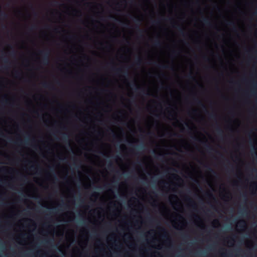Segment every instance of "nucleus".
Returning <instances> with one entry per match:
<instances>
[{
	"instance_id": "f704fd0d",
	"label": "nucleus",
	"mask_w": 257,
	"mask_h": 257,
	"mask_svg": "<svg viewBox=\"0 0 257 257\" xmlns=\"http://www.w3.org/2000/svg\"><path fill=\"white\" fill-rule=\"evenodd\" d=\"M226 255H227V254H226V253H224V252H222V253H221V255H222V256H226Z\"/></svg>"
},
{
	"instance_id": "4468645a",
	"label": "nucleus",
	"mask_w": 257,
	"mask_h": 257,
	"mask_svg": "<svg viewBox=\"0 0 257 257\" xmlns=\"http://www.w3.org/2000/svg\"><path fill=\"white\" fill-rule=\"evenodd\" d=\"M205 167L208 169L209 172L213 173L214 174H216V172L211 167H210L208 166H206Z\"/></svg>"
},
{
	"instance_id": "1a4fd4ad",
	"label": "nucleus",
	"mask_w": 257,
	"mask_h": 257,
	"mask_svg": "<svg viewBox=\"0 0 257 257\" xmlns=\"http://www.w3.org/2000/svg\"><path fill=\"white\" fill-rule=\"evenodd\" d=\"M136 64L138 65H140L142 64V60L141 58L138 57L136 60Z\"/></svg>"
},
{
	"instance_id": "412c9836",
	"label": "nucleus",
	"mask_w": 257,
	"mask_h": 257,
	"mask_svg": "<svg viewBox=\"0 0 257 257\" xmlns=\"http://www.w3.org/2000/svg\"><path fill=\"white\" fill-rule=\"evenodd\" d=\"M134 86H135V91H138L139 90V89H140V87H139V86H138L136 84H134Z\"/></svg>"
},
{
	"instance_id": "e433bc0d",
	"label": "nucleus",
	"mask_w": 257,
	"mask_h": 257,
	"mask_svg": "<svg viewBox=\"0 0 257 257\" xmlns=\"http://www.w3.org/2000/svg\"><path fill=\"white\" fill-rule=\"evenodd\" d=\"M45 242H46V243H51V242H50V240H46V241H45Z\"/></svg>"
},
{
	"instance_id": "6e6d98bb",
	"label": "nucleus",
	"mask_w": 257,
	"mask_h": 257,
	"mask_svg": "<svg viewBox=\"0 0 257 257\" xmlns=\"http://www.w3.org/2000/svg\"><path fill=\"white\" fill-rule=\"evenodd\" d=\"M5 69H7V67L6 66H4V67Z\"/></svg>"
},
{
	"instance_id": "9b49d317",
	"label": "nucleus",
	"mask_w": 257,
	"mask_h": 257,
	"mask_svg": "<svg viewBox=\"0 0 257 257\" xmlns=\"http://www.w3.org/2000/svg\"><path fill=\"white\" fill-rule=\"evenodd\" d=\"M177 29H178V31H179V32L180 33V34H181L182 35H184V29L182 27L178 26L177 27Z\"/></svg>"
},
{
	"instance_id": "864d4df0",
	"label": "nucleus",
	"mask_w": 257,
	"mask_h": 257,
	"mask_svg": "<svg viewBox=\"0 0 257 257\" xmlns=\"http://www.w3.org/2000/svg\"><path fill=\"white\" fill-rule=\"evenodd\" d=\"M125 73L126 74H127V75L128 74L127 72H125Z\"/></svg>"
},
{
	"instance_id": "39448f33",
	"label": "nucleus",
	"mask_w": 257,
	"mask_h": 257,
	"mask_svg": "<svg viewBox=\"0 0 257 257\" xmlns=\"http://www.w3.org/2000/svg\"><path fill=\"white\" fill-rule=\"evenodd\" d=\"M43 86L45 88H50V89H54V87H52V85L51 84L47 83V82L43 83Z\"/></svg>"
},
{
	"instance_id": "c9c22d12",
	"label": "nucleus",
	"mask_w": 257,
	"mask_h": 257,
	"mask_svg": "<svg viewBox=\"0 0 257 257\" xmlns=\"http://www.w3.org/2000/svg\"><path fill=\"white\" fill-rule=\"evenodd\" d=\"M30 168H31V169H35V166H34V165H32V166H31Z\"/></svg>"
},
{
	"instance_id": "2eb2a0df",
	"label": "nucleus",
	"mask_w": 257,
	"mask_h": 257,
	"mask_svg": "<svg viewBox=\"0 0 257 257\" xmlns=\"http://www.w3.org/2000/svg\"><path fill=\"white\" fill-rule=\"evenodd\" d=\"M209 117L212 119H215L216 117V115L215 113H210Z\"/></svg>"
},
{
	"instance_id": "473e14b6",
	"label": "nucleus",
	"mask_w": 257,
	"mask_h": 257,
	"mask_svg": "<svg viewBox=\"0 0 257 257\" xmlns=\"http://www.w3.org/2000/svg\"><path fill=\"white\" fill-rule=\"evenodd\" d=\"M252 187H253L255 189H256V184L255 183H253L251 185Z\"/></svg>"
},
{
	"instance_id": "603ef678",
	"label": "nucleus",
	"mask_w": 257,
	"mask_h": 257,
	"mask_svg": "<svg viewBox=\"0 0 257 257\" xmlns=\"http://www.w3.org/2000/svg\"><path fill=\"white\" fill-rule=\"evenodd\" d=\"M254 155H257V153H256V152H255L254 153Z\"/></svg>"
},
{
	"instance_id": "4be33fe9",
	"label": "nucleus",
	"mask_w": 257,
	"mask_h": 257,
	"mask_svg": "<svg viewBox=\"0 0 257 257\" xmlns=\"http://www.w3.org/2000/svg\"><path fill=\"white\" fill-rule=\"evenodd\" d=\"M4 99H5V102L6 103H8V99L6 98V96H3V97H2V101H3Z\"/></svg>"
},
{
	"instance_id": "8fccbe9b",
	"label": "nucleus",
	"mask_w": 257,
	"mask_h": 257,
	"mask_svg": "<svg viewBox=\"0 0 257 257\" xmlns=\"http://www.w3.org/2000/svg\"><path fill=\"white\" fill-rule=\"evenodd\" d=\"M3 27L4 28H6V26L5 25H4V26H3Z\"/></svg>"
},
{
	"instance_id": "09e8293b",
	"label": "nucleus",
	"mask_w": 257,
	"mask_h": 257,
	"mask_svg": "<svg viewBox=\"0 0 257 257\" xmlns=\"http://www.w3.org/2000/svg\"><path fill=\"white\" fill-rule=\"evenodd\" d=\"M177 52L176 51H173V54H176Z\"/></svg>"
},
{
	"instance_id": "49530a36",
	"label": "nucleus",
	"mask_w": 257,
	"mask_h": 257,
	"mask_svg": "<svg viewBox=\"0 0 257 257\" xmlns=\"http://www.w3.org/2000/svg\"><path fill=\"white\" fill-rule=\"evenodd\" d=\"M173 198H177V196L176 195H173Z\"/></svg>"
},
{
	"instance_id": "a19ab883",
	"label": "nucleus",
	"mask_w": 257,
	"mask_h": 257,
	"mask_svg": "<svg viewBox=\"0 0 257 257\" xmlns=\"http://www.w3.org/2000/svg\"><path fill=\"white\" fill-rule=\"evenodd\" d=\"M253 15L257 16V9H256V11L253 13Z\"/></svg>"
},
{
	"instance_id": "423d86ee",
	"label": "nucleus",
	"mask_w": 257,
	"mask_h": 257,
	"mask_svg": "<svg viewBox=\"0 0 257 257\" xmlns=\"http://www.w3.org/2000/svg\"><path fill=\"white\" fill-rule=\"evenodd\" d=\"M154 45L156 47H159L161 46V43L160 40H157L154 42Z\"/></svg>"
},
{
	"instance_id": "cd10ccee",
	"label": "nucleus",
	"mask_w": 257,
	"mask_h": 257,
	"mask_svg": "<svg viewBox=\"0 0 257 257\" xmlns=\"http://www.w3.org/2000/svg\"><path fill=\"white\" fill-rule=\"evenodd\" d=\"M108 168H112L113 167V165H112V163L110 162L108 165Z\"/></svg>"
},
{
	"instance_id": "052dcab7",
	"label": "nucleus",
	"mask_w": 257,
	"mask_h": 257,
	"mask_svg": "<svg viewBox=\"0 0 257 257\" xmlns=\"http://www.w3.org/2000/svg\"><path fill=\"white\" fill-rule=\"evenodd\" d=\"M146 94H147V95H149V94L148 93H146Z\"/></svg>"
},
{
	"instance_id": "0eeeda50",
	"label": "nucleus",
	"mask_w": 257,
	"mask_h": 257,
	"mask_svg": "<svg viewBox=\"0 0 257 257\" xmlns=\"http://www.w3.org/2000/svg\"><path fill=\"white\" fill-rule=\"evenodd\" d=\"M238 224H239V226H240L241 227H244L245 226L246 223H245V222L244 220H241L239 221Z\"/></svg>"
},
{
	"instance_id": "dca6fc26",
	"label": "nucleus",
	"mask_w": 257,
	"mask_h": 257,
	"mask_svg": "<svg viewBox=\"0 0 257 257\" xmlns=\"http://www.w3.org/2000/svg\"><path fill=\"white\" fill-rule=\"evenodd\" d=\"M226 24L228 26H232L235 27L234 23L232 21H227Z\"/></svg>"
},
{
	"instance_id": "aec40b11",
	"label": "nucleus",
	"mask_w": 257,
	"mask_h": 257,
	"mask_svg": "<svg viewBox=\"0 0 257 257\" xmlns=\"http://www.w3.org/2000/svg\"><path fill=\"white\" fill-rule=\"evenodd\" d=\"M134 21H135V22H136V23H138L139 24H140V23H141V20H140V19H139V18H135Z\"/></svg>"
},
{
	"instance_id": "f3484780",
	"label": "nucleus",
	"mask_w": 257,
	"mask_h": 257,
	"mask_svg": "<svg viewBox=\"0 0 257 257\" xmlns=\"http://www.w3.org/2000/svg\"><path fill=\"white\" fill-rule=\"evenodd\" d=\"M188 201H189L190 203H191L192 204V207H195V206H196L195 203L193 201H192V200L190 198H188Z\"/></svg>"
},
{
	"instance_id": "5701e85b",
	"label": "nucleus",
	"mask_w": 257,
	"mask_h": 257,
	"mask_svg": "<svg viewBox=\"0 0 257 257\" xmlns=\"http://www.w3.org/2000/svg\"><path fill=\"white\" fill-rule=\"evenodd\" d=\"M98 196V193L97 192H94L92 194V197H97Z\"/></svg>"
},
{
	"instance_id": "a18cd8bd",
	"label": "nucleus",
	"mask_w": 257,
	"mask_h": 257,
	"mask_svg": "<svg viewBox=\"0 0 257 257\" xmlns=\"http://www.w3.org/2000/svg\"><path fill=\"white\" fill-rule=\"evenodd\" d=\"M109 185H110L109 184H108V185H105V187H108V186H109Z\"/></svg>"
},
{
	"instance_id": "79ce46f5",
	"label": "nucleus",
	"mask_w": 257,
	"mask_h": 257,
	"mask_svg": "<svg viewBox=\"0 0 257 257\" xmlns=\"http://www.w3.org/2000/svg\"><path fill=\"white\" fill-rule=\"evenodd\" d=\"M208 195L209 196H210V197H212L213 196V195L212 194H211V193L208 194Z\"/></svg>"
},
{
	"instance_id": "6ab92c4d",
	"label": "nucleus",
	"mask_w": 257,
	"mask_h": 257,
	"mask_svg": "<svg viewBox=\"0 0 257 257\" xmlns=\"http://www.w3.org/2000/svg\"><path fill=\"white\" fill-rule=\"evenodd\" d=\"M206 148L207 149V150H213V148L212 147H211L210 146H209V145H206Z\"/></svg>"
},
{
	"instance_id": "3c124183",
	"label": "nucleus",
	"mask_w": 257,
	"mask_h": 257,
	"mask_svg": "<svg viewBox=\"0 0 257 257\" xmlns=\"http://www.w3.org/2000/svg\"><path fill=\"white\" fill-rule=\"evenodd\" d=\"M185 124L187 126H189L188 125V124L187 123H186Z\"/></svg>"
},
{
	"instance_id": "37998d69",
	"label": "nucleus",
	"mask_w": 257,
	"mask_h": 257,
	"mask_svg": "<svg viewBox=\"0 0 257 257\" xmlns=\"http://www.w3.org/2000/svg\"><path fill=\"white\" fill-rule=\"evenodd\" d=\"M242 196L244 197V198H245V199H246V195L243 194Z\"/></svg>"
},
{
	"instance_id": "c03bdc74",
	"label": "nucleus",
	"mask_w": 257,
	"mask_h": 257,
	"mask_svg": "<svg viewBox=\"0 0 257 257\" xmlns=\"http://www.w3.org/2000/svg\"><path fill=\"white\" fill-rule=\"evenodd\" d=\"M231 240H232V241H234V238H232V237H231Z\"/></svg>"
},
{
	"instance_id": "ea45409f",
	"label": "nucleus",
	"mask_w": 257,
	"mask_h": 257,
	"mask_svg": "<svg viewBox=\"0 0 257 257\" xmlns=\"http://www.w3.org/2000/svg\"><path fill=\"white\" fill-rule=\"evenodd\" d=\"M4 62L5 63H8L9 62V61L8 60V59H6V60H5Z\"/></svg>"
},
{
	"instance_id": "f257e3e1",
	"label": "nucleus",
	"mask_w": 257,
	"mask_h": 257,
	"mask_svg": "<svg viewBox=\"0 0 257 257\" xmlns=\"http://www.w3.org/2000/svg\"><path fill=\"white\" fill-rule=\"evenodd\" d=\"M39 53L41 55H42V62L45 65L48 64L49 62V55H50V51L48 50H41L39 51Z\"/></svg>"
},
{
	"instance_id": "20e7f679",
	"label": "nucleus",
	"mask_w": 257,
	"mask_h": 257,
	"mask_svg": "<svg viewBox=\"0 0 257 257\" xmlns=\"http://www.w3.org/2000/svg\"><path fill=\"white\" fill-rule=\"evenodd\" d=\"M0 15H1V17L3 19H7L8 18V15L6 13L4 12V11H1V12Z\"/></svg>"
},
{
	"instance_id": "ddd939ff",
	"label": "nucleus",
	"mask_w": 257,
	"mask_h": 257,
	"mask_svg": "<svg viewBox=\"0 0 257 257\" xmlns=\"http://www.w3.org/2000/svg\"><path fill=\"white\" fill-rule=\"evenodd\" d=\"M216 131L219 135H222L223 134L222 130L219 127H217Z\"/></svg>"
},
{
	"instance_id": "4c0bfd02",
	"label": "nucleus",
	"mask_w": 257,
	"mask_h": 257,
	"mask_svg": "<svg viewBox=\"0 0 257 257\" xmlns=\"http://www.w3.org/2000/svg\"><path fill=\"white\" fill-rule=\"evenodd\" d=\"M154 23H155L156 24H158L159 23V22L158 21H154Z\"/></svg>"
},
{
	"instance_id": "f8f14e48",
	"label": "nucleus",
	"mask_w": 257,
	"mask_h": 257,
	"mask_svg": "<svg viewBox=\"0 0 257 257\" xmlns=\"http://www.w3.org/2000/svg\"><path fill=\"white\" fill-rule=\"evenodd\" d=\"M163 231L164 232V234H163V236L164 237L166 238L168 240H169V238H168L167 232L166 230L163 228Z\"/></svg>"
},
{
	"instance_id": "393cba45",
	"label": "nucleus",
	"mask_w": 257,
	"mask_h": 257,
	"mask_svg": "<svg viewBox=\"0 0 257 257\" xmlns=\"http://www.w3.org/2000/svg\"><path fill=\"white\" fill-rule=\"evenodd\" d=\"M137 30H138V32H139L140 34H142L143 33V30H142L141 29H140V28H139V27H137Z\"/></svg>"
},
{
	"instance_id": "7c9ffc66",
	"label": "nucleus",
	"mask_w": 257,
	"mask_h": 257,
	"mask_svg": "<svg viewBox=\"0 0 257 257\" xmlns=\"http://www.w3.org/2000/svg\"><path fill=\"white\" fill-rule=\"evenodd\" d=\"M110 130H111V133H112V136H113V137L114 138H116V134L114 133V131H113L112 130H111V129H110Z\"/></svg>"
},
{
	"instance_id": "a878e982",
	"label": "nucleus",
	"mask_w": 257,
	"mask_h": 257,
	"mask_svg": "<svg viewBox=\"0 0 257 257\" xmlns=\"http://www.w3.org/2000/svg\"><path fill=\"white\" fill-rule=\"evenodd\" d=\"M16 77L18 78L20 75V73L18 71L15 72Z\"/></svg>"
},
{
	"instance_id": "7ed1b4c3",
	"label": "nucleus",
	"mask_w": 257,
	"mask_h": 257,
	"mask_svg": "<svg viewBox=\"0 0 257 257\" xmlns=\"http://www.w3.org/2000/svg\"><path fill=\"white\" fill-rule=\"evenodd\" d=\"M193 99L196 103H197L198 105H201L202 108H204L206 110V108L205 106L202 103V102L200 100L196 98H194Z\"/></svg>"
},
{
	"instance_id": "b1692460",
	"label": "nucleus",
	"mask_w": 257,
	"mask_h": 257,
	"mask_svg": "<svg viewBox=\"0 0 257 257\" xmlns=\"http://www.w3.org/2000/svg\"><path fill=\"white\" fill-rule=\"evenodd\" d=\"M6 170H7L6 168L5 167H4L0 169V171L4 172L6 171Z\"/></svg>"
},
{
	"instance_id": "f03ea898",
	"label": "nucleus",
	"mask_w": 257,
	"mask_h": 257,
	"mask_svg": "<svg viewBox=\"0 0 257 257\" xmlns=\"http://www.w3.org/2000/svg\"><path fill=\"white\" fill-rule=\"evenodd\" d=\"M202 22L203 24L206 26H211V23L210 22V20L208 18L204 17L202 18Z\"/></svg>"
},
{
	"instance_id": "a211bd4d",
	"label": "nucleus",
	"mask_w": 257,
	"mask_h": 257,
	"mask_svg": "<svg viewBox=\"0 0 257 257\" xmlns=\"http://www.w3.org/2000/svg\"><path fill=\"white\" fill-rule=\"evenodd\" d=\"M250 92V93H251V94L252 95H255L256 94V91L254 89H251Z\"/></svg>"
},
{
	"instance_id": "72a5a7b5",
	"label": "nucleus",
	"mask_w": 257,
	"mask_h": 257,
	"mask_svg": "<svg viewBox=\"0 0 257 257\" xmlns=\"http://www.w3.org/2000/svg\"><path fill=\"white\" fill-rule=\"evenodd\" d=\"M173 176L177 179H180V178L177 176L176 175H173Z\"/></svg>"
},
{
	"instance_id": "4d7b16f0",
	"label": "nucleus",
	"mask_w": 257,
	"mask_h": 257,
	"mask_svg": "<svg viewBox=\"0 0 257 257\" xmlns=\"http://www.w3.org/2000/svg\"><path fill=\"white\" fill-rule=\"evenodd\" d=\"M194 139L196 140V137H194L193 138Z\"/></svg>"
},
{
	"instance_id": "13d9d810",
	"label": "nucleus",
	"mask_w": 257,
	"mask_h": 257,
	"mask_svg": "<svg viewBox=\"0 0 257 257\" xmlns=\"http://www.w3.org/2000/svg\"><path fill=\"white\" fill-rule=\"evenodd\" d=\"M19 140L20 141V143H22V141L20 139H19Z\"/></svg>"
},
{
	"instance_id": "6e6552de",
	"label": "nucleus",
	"mask_w": 257,
	"mask_h": 257,
	"mask_svg": "<svg viewBox=\"0 0 257 257\" xmlns=\"http://www.w3.org/2000/svg\"><path fill=\"white\" fill-rule=\"evenodd\" d=\"M112 69L117 74L119 73L120 72H122V70L120 68H115L114 67H113Z\"/></svg>"
},
{
	"instance_id": "bf43d9fd",
	"label": "nucleus",
	"mask_w": 257,
	"mask_h": 257,
	"mask_svg": "<svg viewBox=\"0 0 257 257\" xmlns=\"http://www.w3.org/2000/svg\"><path fill=\"white\" fill-rule=\"evenodd\" d=\"M123 1L124 2H125V3L126 2V1H125V0H123Z\"/></svg>"
},
{
	"instance_id": "680f3d73",
	"label": "nucleus",
	"mask_w": 257,
	"mask_h": 257,
	"mask_svg": "<svg viewBox=\"0 0 257 257\" xmlns=\"http://www.w3.org/2000/svg\"><path fill=\"white\" fill-rule=\"evenodd\" d=\"M151 134V132H149V133H148V134H149V135H150V134Z\"/></svg>"
},
{
	"instance_id": "5fc2aeb1",
	"label": "nucleus",
	"mask_w": 257,
	"mask_h": 257,
	"mask_svg": "<svg viewBox=\"0 0 257 257\" xmlns=\"http://www.w3.org/2000/svg\"><path fill=\"white\" fill-rule=\"evenodd\" d=\"M192 111H193V112H196V111L195 110H193Z\"/></svg>"
},
{
	"instance_id": "de8ad7c7",
	"label": "nucleus",
	"mask_w": 257,
	"mask_h": 257,
	"mask_svg": "<svg viewBox=\"0 0 257 257\" xmlns=\"http://www.w3.org/2000/svg\"><path fill=\"white\" fill-rule=\"evenodd\" d=\"M57 30H58V29H57V28H55V29H54L55 31H56H56H57Z\"/></svg>"
},
{
	"instance_id": "2f4dec72",
	"label": "nucleus",
	"mask_w": 257,
	"mask_h": 257,
	"mask_svg": "<svg viewBox=\"0 0 257 257\" xmlns=\"http://www.w3.org/2000/svg\"><path fill=\"white\" fill-rule=\"evenodd\" d=\"M36 29V26H35V25H33V26H32L30 28V30H34V29Z\"/></svg>"
},
{
	"instance_id": "c85d7f7f",
	"label": "nucleus",
	"mask_w": 257,
	"mask_h": 257,
	"mask_svg": "<svg viewBox=\"0 0 257 257\" xmlns=\"http://www.w3.org/2000/svg\"><path fill=\"white\" fill-rule=\"evenodd\" d=\"M187 77L191 79H194V77L191 74H189Z\"/></svg>"
},
{
	"instance_id": "58836bf2",
	"label": "nucleus",
	"mask_w": 257,
	"mask_h": 257,
	"mask_svg": "<svg viewBox=\"0 0 257 257\" xmlns=\"http://www.w3.org/2000/svg\"><path fill=\"white\" fill-rule=\"evenodd\" d=\"M252 84H253V86H256L257 85V83L256 82L255 83V82H253Z\"/></svg>"
},
{
	"instance_id": "bb28decb",
	"label": "nucleus",
	"mask_w": 257,
	"mask_h": 257,
	"mask_svg": "<svg viewBox=\"0 0 257 257\" xmlns=\"http://www.w3.org/2000/svg\"><path fill=\"white\" fill-rule=\"evenodd\" d=\"M63 139L64 140H68V137L67 135H66L65 134H63Z\"/></svg>"
},
{
	"instance_id": "9d476101",
	"label": "nucleus",
	"mask_w": 257,
	"mask_h": 257,
	"mask_svg": "<svg viewBox=\"0 0 257 257\" xmlns=\"http://www.w3.org/2000/svg\"><path fill=\"white\" fill-rule=\"evenodd\" d=\"M157 66L159 68H163V69H167L169 68V66L168 65H163V64H158Z\"/></svg>"
},
{
	"instance_id": "c756f323",
	"label": "nucleus",
	"mask_w": 257,
	"mask_h": 257,
	"mask_svg": "<svg viewBox=\"0 0 257 257\" xmlns=\"http://www.w3.org/2000/svg\"><path fill=\"white\" fill-rule=\"evenodd\" d=\"M213 223L216 224H219V220L217 219L214 220L213 221Z\"/></svg>"
}]
</instances>
